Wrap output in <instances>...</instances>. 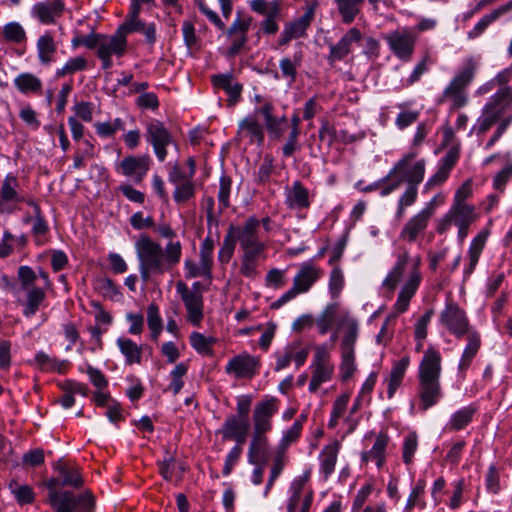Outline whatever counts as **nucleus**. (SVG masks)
Instances as JSON below:
<instances>
[{
    "label": "nucleus",
    "mask_w": 512,
    "mask_h": 512,
    "mask_svg": "<svg viewBox=\"0 0 512 512\" xmlns=\"http://www.w3.org/2000/svg\"><path fill=\"white\" fill-rule=\"evenodd\" d=\"M492 79L499 89L485 103L470 131V134H475L481 139L493 126H496L493 135L484 145L486 151L499 141L512 123V115H506L507 109L512 104V87L506 85L512 79V65L500 71Z\"/></svg>",
    "instance_id": "f257e3e1"
},
{
    "label": "nucleus",
    "mask_w": 512,
    "mask_h": 512,
    "mask_svg": "<svg viewBox=\"0 0 512 512\" xmlns=\"http://www.w3.org/2000/svg\"><path fill=\"white\" fill-rule=\"evenodd\" d=\"M155 231L169 240L164 248L145 234L135 242L139 272L144 282H147L151 275H162L170 271L180 263L182 256V244L179 240H174L177 234L169 224L163 223L156 227Z\"/></svg>",
    "instance_id": "f03ea898"
},
{
    "label": "nucleus",
    "mask_w": 512,
    "mask_h": 512,
    "mask_svg": "<svg viewBox=\"0 0 512 512\" xmlns=\"http://www.w3.org/2000/svg\"><path fill=\"white\" fill-rule=\"evenodd\" d=\"M440 323L456 338L466 337V346L458 363V373L464 378L466 371L481 348L480 333L472 328L463 309L454 302H447L439 316Z\"/></svg>",
    "instance_id": "7ed1b4c3"
},
{
    "label": "nucleus",
    "mask_w": 512,
    "mask_h": 512,
    "mask_svg": "<svg viewBox=\"0 0 512 512\" xmlns=\"http://www.w3.org/2000/svg\"><path fill=\"white\" fill-rule=\"evenodd\" d=\"M442 357L440 352L430 346L425 352L418 367L419 408L426 411L435 406L442 398L440 377Z\"/></svg>",
    "instance_id": "20e7f679"
},
{
    "label": "nucleus",
    "mask_w": 512,
    "mask_h": 512,
    "mask_svg": "<svg viewBox=\"0 0 512 512\" xmlns=\"http://www.w3.org/2000/svg\"><path fill=\"white\" fill-rule=\"evenodd\" d=\"M477 68L478 62L472 57L467 58L445 87L439 102L449 101L451 110L466 106L469 100L466 88L473 81Z\"/></svg>",
    "instance_id": "39448f33"
},
{
    "label": "nucleus",
    "mask_w": 512,
    "mask_h": 512,
    "mask_svg": "<svg viewBox=\"0 0 512 512\" xmlns=\"http://www.w3.org/2000/svg\"><path fill=\"white\" fill-rule=\"evenodd\" d=\"M47 501L55 512H89L94 507L90 492L75 494L68 490H51Z\"/></svg>",
    "instance_id": "423d86ee"
},
{
    "label": "nucleus",
    "mask_w": 512,
    "mask_h": 512,
    "mask_svg": "<svg viewBox=\"0 0 512 512\" xmlns=\"http://www.w3.org/2000/svg\"><path fill=\"white\" fill-rule=\"evenodd\" d=\"M417 156L416 151L405 154L384 177V180H391L395 176H399L407 185L418 187L424 179L426 161Z\"/></svg>",
    "instance_id": "0eeeda50"
},
{
    "label": "nucleus",
    "mask_w": 512,
    "mask_h": 512,
    "mask_svg": "<svg viewBox=\"0 0 512 512\" xmlns=\"http://www.w3.org/2000/svg\"><path fill=\"white\" fill-rule=\"evenodd\" d=\"M260 221L255 216L248 217L240 227H230L233 237L239 241L243 254L261 255L266 246L260 240L258 229Z\"/></svg>",
    "instance_id": "6e6552de"
},
{
    "label": "nucleus",
    "mask_w": 512,
    "mask_h": 512,
    "mask_svg": "<svg viewBox=\"0 0 512 512\" xmlns=\"http://www.w3.org/2000/svg\"><path fill=\"white\" fill-rule=\"evenodd\" d=\"M145 137L147 142L151 144L159 162L166 160L169 146H173L176 150L178 149V145L174 141L172 134L165 125L157 119H152L146 124Z\"/></svg>",
    "instance_id": "1a4fd4ad"
},
{
    "label": "nucleus",
    "mask_w": 512,
    "mask_h": 512,
    "mask_svg": "<svg viewBox=\"0 0 512 512\" xmlns=\"http://www.w3.org/2000/svg\"><path fill=\"white\" fill-rule=\"evenodd\" d=\"M391 52L401 61L411 60L415 45L416 36L409 28H401L387 33L383 36Z\"/></svg>",
    "instance_id": "9d476101"
},
{
    "label": "nucleus",
    "mask_w": 512,
    "mask_h": 512,
    "mask_svg": "<svg viewBox=\"0 0 512 512\" xmlns=\"http://www.w3.org/2000/svg\"><path fill=\"white\" fill-rule=\"evenodd\" d=\"M252 21L251 16H244L241 13H237L232 24L227 29L225 28L224 31L230 43L227 48V55L229 57H235L245 48L248 42V32Z\"/></svg>",
    "instance_id": "9b49d317"
},
{
    "label": "nucleus",
    "mask_w": 512,
    "mask_h": 512,
    "mask_svg": "<svg viewBox=\"0 0 512 512\" xmlns=\"http://www.w3.org/2000/svg\"><path fill=\"white\" fill-rule=\"evenodd\" d=\"M312 378L309 383V391L314 393L322 383L331 380L334 373V365L330 361V352L325 345L317 346L312 362Z\"/></svg>",
    "instance_id": "f8f14e48"
},
{
    "label": "nucleus",
    "mask_w": 512,
    "mask_h": 512,
    "mask_svg": "<svg viewBox=\"0 0 512 512\" xmlns=\"http://www.w3.org/2000/svg\"><path fill=\"white\" fill-rule=\"evenodd\" d=\"M127 47V38L120 35L117 31L112 35L104 34L97 51V57L101 60L102 69H110L113 66L112 57H123L127 52Z\"/></svg>",
    "instance_id": "ddd939ff"
},
{
    "label": "nucleus",
    "mask_w": 512,
    "mask_h": 512,
    "mask_svg": "<svg viewBox=\"0 0 512 512\" xmlns=\"http://www.w3.org/2000/svg\"><path fill=\"white\" fill-rule=\"evenodd\" d=\"M279 400L275 397H267L258 402L253 411L254 432L266 434L272 429V417L278 412Z\"/></svg>",
    "instance_id": "4468645a"
},
{
    "label": "nucleus",
    "mask_w": 512,
    "mask_h": 512,
    "mask_svg": "<svg viewBox=\"0 0 512 512\" xmlns=\"http://www.w3.org/2000/svg\"><path fill=\"white\" fill-rule=\"evenodd\" d=\"M176 292L179 294L187 311V320L194 326H199L203 320V295L190 293V289L183 281L176 283Z\"/></svg>",
    "instance_id": "2eb2a0df"
},
{
    "label": "nucleus",
    "mask_w": 512,
    "mask_h": 512,
    "mask_svg": "<svg viewBox=\"0 0 512 512\" xmlns=\"http://www.w3.org/2000/svg\"><path fill=\"white\" fill-rule=\"evenodd\" d=\"M151 166L149 155L133 156L129 155L122 159L116 165V171L125 177L130 178L135 183H141L146 177Z\"/></svg>",
    "instance_id": "dca6fc26"
},
{
    "label": "nucleus",
    "mask_w": 512,
    "mask_h": 512,
    "mask_svg": "<svg viewBox=\"0 0 512 512\" xmlns=\"http://www.w3.org/2000/svg\"><path fill=\"white\" fill-rule=\"evenodd\" d=\"M258 366V359L244 352L234 356L228 361L225 372L229 375H233L237 379H251L257 373Z\"/></svg>",
    "instance_id": "f3484780"
},
{
    "label": "nucleus",
    "mask_w": 512,
    "mask_h": 512,
    "mask_svg": "<svg viewBox=\"0 0 512 512\" xmlns=\"http://www.w3.org/2000/svg\"><path fill=\"white\" fill-rule=\"evenodd\" d=\"M308 353V349L302 347L300 341L288 343L282 351L276 352L275 370L280 371L288 367L292 360H294L297 368L301 367L305 363Z\"/></svg>",
    "instance_id": "a211bd4d"
},
{
    "label": "nucleus",
    "mask_w": 512,
    "mask_h": 512,
    "mask_svg": "<svg viewBox=\"0 0 512 512\" xmlns=\"http://www.w3.org/2000/svg\"><path fill=\"white\" fill-rule=\"evenodd\" d=\"M430 219L429 210H420L404 224L399 239L409 243L415 242L427 229Z\"/></svg>",
    "instance_id": "6ab92c4d"
},
{
    "label": "nucleus",
    "mask_w": 512,
    "mask_h": 512,
    "mask_svg": "<svg viewBox=\"0 0 512 512\" xmlns=\"http://www.w3.org/2000/svg\"><path fill=\"white\" fill-rule=\"evenodd\" d=\"M361 38L362 34L357 27L350 28L336 44L330 45L327 57L329 63L334 64L343 60L351 52L352 44Z\"/></svg>",
    "instance_id": "aec40b11"
},
{
    "label": "nucleus",
    "mask_w": 512,
    "mask_h": 512,
    "mask_svg": "<svg viewBox=\"0 0 512 512\" xmlns=\"http://www.w3.org/2000/svg\"><path fill=\"white\" fill-rule=\"evenodd\" d=\"M285 204L292 210H305L311 205L309 190L296 180L285 187Z\"/></svg>",
    "instance_id": "412c9836"
},
{
    "label": "nucleus",
    "mask_w": 512,
    "mask_h": 512,
    "mask_svg": "<svg viewBox=\"0 0 512 512\" xmlns=\"http://www.w3.org/2000/svg\"><path fill=\"white\" fill-rule=\"evenodd\" d=\"M19 182L16 176L8 173L0 188V214L9 213L8 203H20L24 201V196L18 191Z\"/></svg>",
    "instance_id": "4be33fe9"
},
{
    "label": "nucleus",
    "mask_w": 512,
    "mask_h": 512,
    "mask_svg": "<svg viewBox=\"0 0 512 512\" xmlns=\"http://www.w3.org/2000/svg\"><path fill=\"white\" fill-rule=\"evenodd\" d=\"M421 281V275L417 268H415L409 275L404 286L398 294L396 303L394 304V310L397 314L403 313L407 310L411 298L416 293Z\"/></svg>",
    "instance_id": "5701e85b"
},
{
    "label": "nucleus",
    "mask_w": 512,
    "mask_h": 512,
    "mask_svg": "<svg viewBox=\"0 0 512 512\" xmlns=\"http://www.w3.org/2000/svg\"><path fill=\"white\" fill-rule=\"evenodd\" d=\"M342 333L340 350L355 352V345L359 336V323L355 318L345 316L339 323Z\"/></svg>",
    "instance_id": "b1692460"
},
{
    "label": "nucleus",
    "mask_w": 512,
    "mask_h": 512,
    "mask_svg": "<svg viewBox=\"0 0 512 512\" xmlns=\"http://www.w3.org/2000/svg\"><path fill=\"white\" fill-rule=\"evenodd\" d=\"M323 275V271L311 262H305L293 278V284L306 293Z\"/></svg>",
    "instance_id": "393cba45"
},
{
    "label": "nucleus",
    "mask_w": 512,
    "mask_h": 512,
    "mask_svg": "<svg viewBox=\"0 0 512 512\" xmlns=\"http://www.w3.org/2000/svg\"><path fill=\"white\" fill-rule=\"evenodd\" d=\"M65 4L62 0H54L51 3L39 2L33 6V13L43 24H53L56 18L62 16Z\"/></svg>",
    "instance_id": "a878e982"
},
{
    "label": "nucleus",
    "mask_w": 512,
    "mask_h": 512,
    "mask_svg": "<svg viewBox=\"0 0 512 512\" xmlns=\"http://www.w3.org/2000/svg\"><path fill=\"white\" fill-rule=\"evenodd\" d=\"M335 11L343 24H352L360 15L365 0H333Z\"/></svg>",
    "instance_id": "bb28decb"
},
{
    "label": "nucleus",
    "mask_w": 512,
    "mask_h": 512,
    "mask_svg": "<svg viewBox=\"0 0 512 512\" xmlns=\"http://www.w3.org/2000/svg\"><path fill=\"white\" fill-rule=\"evenodd\" d=\"M212 83L216 88L223 89L228 94L230 105H234L240 99L243 86L235 81L231 73L213 75Z\"/></svg>",
    "instance_id": "cd10ccee"
},
{
    "label": "nucleus",
    "mask_w": 512,
    "mask_h": 512,
    "mask_svg": "<svg viewBox=\"0 0 512 512\" xmlns=\"http://www.w3.org/2000/svg\"><path fill=\"white\" fill-rule=\"evenodd\" d=\"M54 469L59 474L62 486H71L73 488L82 486L83 479L78 466L69 464L63 459H60L55 463Z\"/></svg>",
    "instance_id": "c85d7f7f"
},
{
    "label": "nucleus",
    "mask_w": 512,
    "mask_h": 512,
    "mask_svg": "<svg viewBox=\"0 0 512 512\" xmlns=\"http://www.w3.org/2000/svg\"><path fill=\"white\" fill-rule=\"evenodd\" d=\"M478 412L476 404H469L456 410L449 418L446 429L449 431H460L465 429L473 420Z\"/></svg>",
    "instance_id": "c756f323"
},
{
    "label": "nucleus",
    "mask_w": 512,
    "mask_h": 512,
    "mask_svg": "<svg viewBox=\"0 0 512 512\" xmlns=\"http://www.w3.org/2000/svg\"><path fill=\"white\" fill-rule=\"evenodd\" d=\"M268 439L264 434L253 433L248 449V463L251 465L265 464L267 461Z\"/></svg>",
    "instance_id": "7c9ffc66"
},
{
    "label": "nucleus",
    "mask_w": 512,
    "mask_h": 512,
    "mask_svg": "<svg viewBox=\"0 0 512 512\" xmlns=\"http://www.w3.org/2000/svg\"><path fill=\"white\" fill-rule=\"evenodd\" d=\"M512 10V0L507 3L497 7L491 13L484 15L476 25L468 32L467 36L469 39L478 38L487 28L488 26L499 19L501 16L507 14Z\"/></svg>",
    "instance_id": "2f4dec72"
},
{
    "label": "nucleus",
    "mask_w": 512,
    "mask_h": 512,
    "mask_svg": "<svg viewBox=\"0 0 512 512\" xmlns=\"http://www.w3.org/2000/svg\"><path fill=\"white\" fill-rule=\"evenodd\" d=\"M389 436L386 433H379L376 440L369 451L361 453V460L364 463L374 461L378 468H381L385 463V452L389 443Z\"/></svg>",
    "instance_id": "473e14b6"
},
{
    "label": "nucleus",
    "mask_w": 512,
    "mask_h": 512,
    "mask_svg": "<svg viewBox=\"0 0 512 512\" xmlns=\"http://www.w3.org/2000/svg\"><path fill=\"white\" fill-rule=\"evenodd\" d=\"M489 236V230L484 229L480 231L471 241L468 249L469 263L464 270V274L469 276L475 270V267L479 261L482 251L486 245Z\"/></svg>",
    "instance_id": "72a5a7b5"
},
{
    "label": "nucleus",
    "mask_w": 512,
    "mask_h": 512,
    "mask_svg": "<svg viewBox=\"0 0 512 512\" xmlns=\"http://www.w3.org/2000/svg\"><path fill=\"white\" fill-rule=\"evenodd\" d=\"M116 345L121 354L124 356L126 365L141 364L142 353L145 345H138L130 338L119 337L116 340Z\"/></svg>",
    "instance_id": "f704fd0d"
},
{
    "label": "nucleus",
    "mask_w": 512,
    "mask_h": 512,
    "mask_svg": "<svg viewBox=\"0 0 512 512\" xmlns=\"http://www.w3.org/2000/svg\"><path fill=\"white\" fill-rule=\"evenodd\" d=\"M339 449L340 443L338 441H334L324 446L320 452V472L323 474L324 479H328L334 472Z\"/></svg>",
    "instance_id": "c9c22d12"
},
{
    "label": "nucleus",
    "mask_w": 512,
    "mask_h": 512,
    "mask_svg": "<svg viewBox=\"0 0 512 512\" xmlns=\"http://www.w3.org/2000/svg\"><path fill=\"white\" fill-rule=\"evenodd\" d=\"M408 261V252H404L397 256L396 263L394 264V266L392 267V269L389 271V273L382 282L383 288H385L389 292H393L395 290V288L397 287V285L399 284L403 277Z\"/></svg>",
    "instance_id": "e433bc0d"
},
{
    "label": "nucleus",
    "mask_w": 512,
    "mask_h": 512,
    "mask_svg": "<svg viewBox=\"0 0 512 512\" xmlns=\"http://www.w3.org/2000/svg\"><path fill=\"white\" fill-rule=\"evenodd\" d=\"M238 133L248 138L250 142L262 144L264 141V129L255 116L249 115L239 123Z\"/></svg>",
    "instance_id": "4c0bfd02"
},
{
    "label": "nucleus",
    "mask_w": 512,
    "mask_h": 512,
    "mask_svg": "<svg viewBox=\"0 0 512 512\" xmlns=\"http://www.w3.org/2000/svg\"><path fill=\"white\" fill-rule=\"evenodd\" d=\"M449 217L455 226H470L477 219V214L472 205L453 203L449 209Z\"/></svg>",
    "instance_id": "58836bf2"
},
{
    "label": "nucleus",
    "mask_w": 512,
    "mask_h": 512,
    "mask_svg": "<svg viewBox=\"0 0 512 512\" xmlns=\"http://www.w3.org/2000/svg\"><path fill=\"white\" fill-rule=\"evenodd\" d=\"M37 55L42 65H50L54 61L57 45L49 32L41 35L36 43Z\"/></svg>",
    "instance_id": "ea45409f"
},
{
    "label": "nucleus",
    "mask_w": 512,
    "mask_h": 512,
    "mask_svg": "<svg viewBox=\"0 0 512 512\" xmlns=\"http://www.w3.org/2000/svg\"><path fill=\"white\" fill-rule=\"evenodd\" d=\"M409 364V357H403L394 363L387 381V396L389 399L394 396L396 390L400 387Z\"/></svg>",
    "instance_id": "a19ab883"
},
{
    "label": "nucleus",
    "mask_w": 512,
    "mask_h": 512,
    "mask_svg": "<svg viewBox=\"0 0 512 512\" xmlns=\"http://www.w3.org/2000/svg\"><path fill=\"white\" fill-rule=\"evenodd\" d=\"M303 58V51L300 49L295 51L292 57H284L280 60L279 67L282 77L288 79L289 84L295 82L297 69L301 67Z\"/></svg>",
    "instance_id": "79ce46f5"
},
{
    "label": "nucleus",
    "mask_w": 512,
    "mask_h": 512,
    "mask_svg": "<svg viewBox=\"0 0 512 512\" xmlns=\"http://www.w3.org/2000/svg\"><path fill=\"white\" fill-rule=\"evenodd\" d=\"M249 426L250 425L248 419L230 415L225 419L222 427L217 431V433L221 434L224 440L232 435L248 433Z\"/></svg>",
    "instance_id": "37998d69"
},
{
    "label": "nucleus",
    "mask_w": 512,
    "mask_h": 512,
    "mask_svg": "<svg viewBox=\"0 0 512 512\" xmlns=\"http://www.w3.org/2000/svg\"><path fill=\"white\" fill-rule=\"evenodd\" d=\"M24 290L26 291V300L23 303V315L26 318H30L36 314L46 295L44 290L39 287H31Z\"/></svg>",
    "instance_id": "c03bdc74"
},
{
    "label": "nucleus",
    "mask_w": 512,
    "mask_h": 512,
    "mask_svg": "<svg viewBox=\"0 0 512 512\" xmlns=\"http://www.w3.org/2000/svg\"><path fill=\"white\" fill-rule=\"evenodd\" d=\"M315 15V5L309 6L304 14L293 22L285 25V28L295 38H300L305 35L307 28L311 25Z\"/></svg>",
    "instance_id": "a18cd8bd"
},
{
    "label": "nucleus",
    "mask_w": 512,
    "mask_h": 512,
    "mask_svg": "<svg viewBox=\"0 0 512 512\" xmlns=\"http://www.w3.org/2000/svg\"><path fill=\"white\" fill-rule=\"evenodd\" d=\"M97 156L94 144L85 139L82 141L81 146L76 149L73 155V164L70 170H78L86 166V161L93 159Z\"/></svg>",
    "instance_id": "49530a36"
},
{
    "label": "nucleus",
    "mask_w": 512,
    "mask_h": 512,
    "mask_svg": "<svg viewBox=\"0 0 512 512\" xmlns=\"http://www.w3.org/2000/svg\"><path fill=\"white\" fill-rule=\"evenodd\" d=\"M14 86L24 94L39 93L42 90V81L32 73H21L14 79Z\"/></svg>",
    "instance_id": "de8ad7c7"
},
{
    "label": "nucleus",
    "mask_w": 512,
    "mask_h": 512,
    "mask_svg": "<svg viewBox=\"0 0 512 512\" xmlns=\"http://www.w3.org/2000/svg\"><path fill=\"white\" fill-rule=\"evenodd\" d=\"M274 106L272 102L265 101L261 106L256 107L252 116H262L267 131L278 132L276 117L273 115Z\"/></svg>",
    "instance_id": "09e8293b"
},
{
    "label": "nucleus",
    "mask_w": 512,
    "mask_h": 512,
    "mask_svg": "<svg viewBox=\"0 0 512 512\" xmlns=\"http://www.w3.org/2000/svg\"><path fill=\"white\" fill-rule=\"evenodd\" d=\"M418 197V187L414 185H407L405 191L402 193L398 200L396 218L401 219L405 215L407 207L412 206Z\"/></svg>",
    "instance_id": "8fccbe9b"
},
{
    "label": "nucleus",
    "mask_w": 512,
    "mask_h": 512,
    "mask_svg": "<svg viewBox=\"0 0 512 512\" xmlns=\"http://www.w3.org/2000/svg\"><path fill=\"white\" fill-rule=\"evenodd\" d=\"M190 344L202 355H212V345L216 342L214 337H206L202 333L192 332L189 337Z\"/></svg>",
    "instance_id": "3c124183"
},
{
    "label": "nucleus",
    "mask_w": 512,
    "mask_h": 512,
    "mask_svg": "<svg viewBox=\"0 0 512 512\" xmlns=\"http://www.w3.org/2000/svg\"><path fill=\"white\" fill-rule=\"evenodd\" d=\"M147 324L151 330V338L156 340L163 329V321L156 304H150L147 308Z\"/></svg>",
    "instance_id": "603ef678"
},
{
    "label": "nucleus",
    "mask_w": 512,
    "mask_h": 512,
    "mask_svg": "<svg viewBox=\"0 0 512 512\" xmlns=\"http://www.w3.org/2000/svg\"><path fill=\"white\" fill-rule=\"evenodd\" d=\"M34 361L40 367V369L51 372H62V368L65 365L64 361H59L55 358H52L43 351L35 354Z\"/></svg>",
    "instance_id": "864d4df0"
},
{
    "label": "nucleus",
    "mask_w": 512,
    "mask_h": 512,
    "mask_svg": "<svg viewBox=\"0 0 512 512\" xmlns=\"http://www.w3.org/2000/svg\"><path fill=\"white\" fill-rule=\"evenodd\" d=\"M3 36L6 41L22 43L26 41V32L18 22H9L3 27Z\"/></svg>",
    "instance_id": "5fc2aeb1"
},
{
    "label": "nucleus",
    "mask_w": 512,
    "mask_h": 512,
    "mask_svg": "<svg viewBox=\"0 0 512 512\" xmlns=\"http://www.w3.org/2000/svg\"><path fill=\"white\" fill-rule=\"evenodd\" d=\"M349 399L350 397L348 394H342L334 401L331 417L328 421L329 428H335L337 426L339 419L343 416L347 409Z\"/></svg>",
    "instance_id": "6e6d98bb"
},
{
    "label": "nucleus",
    "mask_w": 512,
    "mask_h": 512,
    "mask_svg": "<svg viewBox=\"0 0 512 512\" xmlns=\"http://www.w3.org/2000/svg\"><path fill=\"white\" fill-rule=\"evenodd\" d=\"M87 67V60L82 56L70 58L62 68L56 72L57 77H64L66 75L74 74L78 71H83Z\"/></svg>",
    "instance_id": "4d7b16f0"
},
{
    "label": "nucleus",
    "mask_w": 512,
    "mask_h": 512,
    "mask_svg": "<svg viewBox=\"0 0 512 512\" xmlns=\"http://www.w3.org/2000/svg\"><path fill=\"white\" fill-rule=\"evenodd\" d=\"M94 287L101 295L110 299H115L120 294L117 285L108 277L96 279Z\"/></svg>",
    "instance_id": "13d9d810"
},
{
    "label": "nucleus",
    "mask_w": 512,
    "mask_h": 512,
    "mask_svg": "<svg viewBox=\"0 0 512 512\" xmlns=\"http://www.w3.org/2000/svg\"><path fill=\"white\" fill-rule=\"evenodd\" d=\"M418 448V436L415 432H410L404 438L402 458L406 465H409L413 461V456Z\"/></svg>",
    "instance_id": "bf43d9fd"
},
{
    "label": "nucleus",
    "mask_w": 512,
    "mask_h": 512,
    "mask_svg": "<svg viewBox=\"0 0 512 512\" xmlns=\"http://www.w3.org/2000/svg\"><path fill=\"white\" fill-rule=\"evenodd\" d=\"M355 370V352L341 351V379L343 381L349 380L354 374Z\"/></svg>",
    "instance_id": "052dcab7"
},
{
    "label": "nucleus",
    "mask_w": 512,
    "mask_h": 512,
    "mask_svg": "<svg viewBox=\"0 0 512 512\" xmlns=\"http://www.w3.org/2000/svg\"><path fill=\"white\" fill-rule=\"evenodd\" d=\"M336 315V306L329 305L316 321L319 333L325 335L332 327Z\"/></svg>",
    "instance_id": "680f3d73"
},
{
    "label": "nucleus",
    "mask_w": 512,
    "mask_h": 512,
    "mask_svg": "<svg viewBox=\"0 0 512 512\" xmlns=\"http://www.w3.org/2000/svg\"><path fill=\"white\" fill-rule=\"evenodd\" d=\"M232 188V180L229 176L222 175L219 180V191H218V201L220 208L226 209L230 206V193Z\"/></svg>",
    "instance_id": "e2e57ef3"
},
{
    "label": "nucleus",
    "mask_w": 512,
    "mask_h": 512,
    "mask_svg": "<svg viewBox=\"0 0 512 512\" xmlns=\"http://www.w3.org/2000/svg\"><path fill=\"white\" fill-rule=\"evenodd\" d=\"M260 255L243 254L240 272L246 278H254L257 275L258 258Z\"/></svg>",
    "instance_id": "0e129e2a"
},
{
    "label": "nucleus",
    "mask_w": 512,
    "mask_h": 512,
    "mask_svg": "<svg viewBox=\"0 0 512 512\" xmlns=\"http://www.w3.org/2000/svg\"><path fill=\"white\" fill-rule=\"evenodd\" d=\"M195 187L192 181L177 184L173 193V198L177 203H183L194 197Z\"/></svg>",
    "instance_id": "69168bd1"
},
{
    "label": "nucleus",
    "mask_w": 512,
    "mask_h": 512,
    "mask_svg": "<svg viewBox=\"0 0 512 512\" xmlns=\"http://www.w3.org/2000/svg\"><path fill=\"white\" fill-rule=\"evenodd\" d=\"M304 483V479H298L292 482L290 486L291 495L288 501L287 512H295L300 501V496L304 488Z\"/></svg>",
    "instance_id": "338daca9"
},
{
    "label": "nucleus",
    "mask_w": 512,
    "mask_h": 512,
    "mask_svg": "<svg viewBox=\"0 0 512 512\" xmlns=\"http://www.w3.org/2000/svg\"><path fill=\"white\" fill-rule=\"evenodd\" d=\"M512 178V163L503 167L493 179V187L499 192H504L507 182Z\"/></svg>",
    "instance_id": "774afa93"
}]
</instances>
